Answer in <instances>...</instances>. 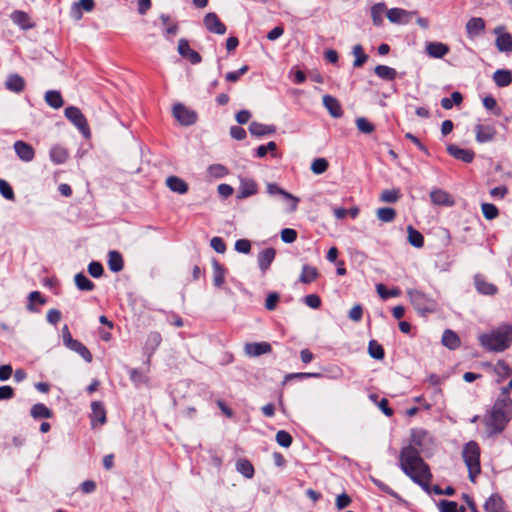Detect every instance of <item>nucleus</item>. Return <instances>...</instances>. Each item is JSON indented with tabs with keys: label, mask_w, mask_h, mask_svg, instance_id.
Wrapping results in <instances>:
<instances>
[{
	"label": "nucleus",
	"mask_w": 512,
	"mask_h": 512,
	"mask_svg": "<svg viewBox=\"0 0 512 512\" xmlns=\"http://www.w3.org/2000/svg\"><path fill=\"white\" fill-rule=\"evenodd\" d=\"M398 464L402 472L425 492L430 491L433 475L417 447L409 444L401 448Z\"/></svg>",
	"instance_id": "obj_1"
},
{
	"label": "nucleus",
	"mask_w": 512,
	"mask_h": 512,
	"mask_svg": "<svg viewBox=\"0 0 512 512\" xmlns=\"http://www.w3.org/2000/svg\"><path fill=\"white\" fill-rule=\"evenodd\" d=\"M512 420V398L495 400L490 411L484 418V423L489 435L502 433L508 423Z\"/></svg>",
	"instance_id": "obj_2"
},
{
	"label": "nucleus",
	"mask_w": 512,
	"mask_h": 512,
	"mask_svg": "<svg viewBox=\"0 0 512 512\" xmlns=\"http://www.w3.org/2000/svg\"><path fill=\"white\" fill-rule=\"evenodd\" d=\"M481 346L490 352H503L512 345V325L503 324L479 336Z\"/></svg>",
	"instance_id": "obj_3"
},
{
	"label": "nucleus",
	"mask_w": 512,
	"mask_h": 512,
	"mask_svg": "<svg viewBox=\"0 0 512 512\" xmlns=\"http://www.w3.org/2000/svg\"><path fill=\"white\" fill-rule=\"evenodd\" d=\"M480 446L475 441L466 443L462 450V458L468 469V477L472 483L476 482L477 476L481 473Z\"/></svg>",
	"instance_id": "obj_4"
},
{
	"label": "nucleus",
	"mask_w": 512,
	"mask_h": 512,
	"mask_svg": "<svg viewBox=\"0 0 512 512\" xmlns=\"http://www.w3.org/2000/svg\"><path fill=\"white\" fill-rule=\"evenodd\" d=\"M407 294L409 296L412 306L421 315H426L437 311L438 304L436 300L429 297L425 293L416 289H410L408 290Z\"/></svg>",
	"instance_id": "obj_5"
},
{
	"label": "nucleus",
	"mask_w": 512,
	"mask_h": 512,
	"mask_svg": "<svg viewBox=\"0 0 512 512\" xmlns=\"http://www.w3.org/2000/svg\"><path fill=\"white\" fill-rule=\"evenodd\" d=\"M64 115L85 137L88 138L90 136L91 131L87 119L78 107H66Z\"/></svg>",
	"instance_id": "obj_6"
},
{
	"label": "nucleus",
	"mask_w": 512,
	"mask_h": 512,
	"mask_svg": "<svg viewBox=\"0 0 512 512\" xmlns=\"http://www.w3.org/2000/svg\"><path fill=\"white\" fill-rule=\"evenodd\" d=\"M173 116L179 121L182 125H192L197 120V114L188 109L181 103L175 104L173 107Z\"/></svg>",
	"instance_id": "obj_7"
},
{
	"label": "nucleus",
	"mask_w": 512,
	"mask_h": 512,
	"mask_svg": "<svg viewBox=\"0 0 512 512\" xmlns=\"http://www.w3.org/2000/svg\"><path fill=\"white\" fill-rule=\"evenodd\" d=\"M203 24L210 33L224 35L227 31L226 25L220 20L215 12L207 13L204 16Z\"/></svg>",
	"instance_id": "obj_8"
},
{
	"label": "nucleus",
	"mask_w": 512,
	"mask_h": 512,
	"mask_svg": "<svg viewBox=\"0 0 512 512\" xmlns=\"http://www.w3.org/2000/svg\"><path fill=\"white\" fill-rule=\"evenodd\" d=\"M494 33L497 35L495 45L500 52H512V35L505 31L503 26L496 27Z\"/></svg>",
	"instance_id": "obj_9"
},
{
	"label": "nucleus",
	"mask_w": 512,
	"mask_h": 512,
	"mask_svg": "<svg viewBox=\"0 0 512 512\" xmlns=\"http://www.w3.org/2000/svg\"><path fill=\"white\" fill-rule=\"evenodd\" d=\"M430 200L436 206L452 207L455 204L453 196L440 188H435L430 192Z\"/></svg>",
	"instance_id": "obj_10"
},
{
	"label": "nucleus",
	"mask_w": 512,
	"mask_h": 512,
	"mask_svg": "<svg viewBox=\"0 0 512 512\" xmlns=\"http://www.w3.org/2000/svg\"><path fill=\"white\" fill-rule=\"evenodd\" d=\"M178 53L189 60L191 64L196 65L202 61L201 55L190 47L188 40L185 38H181L178 42Z\"/></svg>",
	"instance_id": "obj_11"
},
{
	"label": "nucleus",
	"mask_w": 512,
	"mask_h": 512,
	"mask_svg": "<svg viewBox=\"0 0 512 512\" xmlns=\"http://www.w3.org/2000/svg\"><path fill=\"white\" fill-rule=\"evenodd\" d=\"M446 150L450 156L464 163H471L475 158V152L472 149L460 148L455 144H449Z\"/></svg>",
	"instance_id": "obj_12"
},
{
	"label": "nucleus",
	"mask_w": 512,
	"mask_h": 512,
	"mask_svg": "<svg viewBox=\"0 0 512 512\" xmlns=\"http://www.w3.org/2000/svg\"><path fill=\"white\" fill-rule=\"evenodd\" d=\"M90 420L93 428L106 423V409L102 402L93 401L91 403Z\"/></svg>",
	"instance_id": "obj_13"
},
{
	"label": "nucleus",
	"mask_w": 512,
	"mask_h": 512,
	"mask_svg": "<svg viewBox=\"0 0 512 512\" xmlns=\"http://www.w3.org/2000/svg\"><path fill=\"white\" fill-rule=\"evenodd\" d=\"M497 134L496 128L490 124H477L475 126V138L479 143L492 141Z\"/></svg>",
	"instance_id": "obj_14"
},
{
	"label": "nucleus",
	"mask_w": 512,
	"mask_h": 512,
	"mask_svg": "<svg viewBox=\"0 0 512 512\" xmlns=\"http://www.w3.org/2000/svg\"><path fill=\"white\" fill-rule=\"evenodd\" d=\"M266 190L269 195H281L284 198L288 199L291 202L290 211L294 212L297 209L299 199L289 192L285 191L281 187H279L276 183H268L266 185Z\"/></svg>",
	"instance_id": "obj_15"
},
{
	"label": "nucleus",
	"mask_w": 512,
	"mask_h": 512,
	"mask_svg": "<svg viewBox=\"0 0 512 512\" xmlns=\"http://www.w3.org/2000/svg\"><path fill=\"white\" fill-rule=\"evenodd\" d=\"M475 288L478 293L488 296H493L498 292V288L493 283H490L486 278L480 274L474 277Z\"/></svg>",
	"instance_id": "obj_16"
},
{
	"label": "nucleus",
	"mask_w": 512,
	"mask_h": 512,
	"mask_svg": "<svg viewBox=\"0 0 512 512\" xmlns=\"http://www.w3.org/2000/svg\"><path fill=\"white\" fill-rule=\"evenodd\" d=\"M14 150L17 156L24 162H30L35 157L34 148L24 141H16L14 143Z\"/></svg>",
	"instance_id": "obj_17"
},
{
	"label": "nucleus",
	"mask_w": 512,
	"mask_h": 512,
	"mask_svg": "<svg viewBox=\"0 0 512 512\" xmlns=\"http://www.w3.org/2000/svg\"><path fill=\"white\" fill-rule=\"evenodd\" d=\"M257 191H258V187L254 180L241 178L240 185L238 188L237 198L238 199L248 198L252 195H255L257 193Z\"/></svg>",
	"instance_id": "obj_18"
},
{
	"label": "nucleus",
	"mask_w": 512,
	"mask_h": 512,
	"mask_svg": "<svg viewBox=\"0 0 512 512\" xmlns=\"http://www.w3.org/2000/svg\"><path fill=\"white\" fill-rule=\"evenodd\" d=\"M244 350L247 355L251 357H257L262 354L271 352L272 347L268 342H253L247 343L244 347Z\"/></svg>",
	"instance_id": "obj_19"
},
{
	"label": "nucleus",
	"mask_w": 512,
	"mask_h": 512,
	"mask_svg": "<svg viewBox=\"0 0 512 512\" xmlns=\"http://www.w3.org/2000/svg\"><path fill=\"white\" fill-rule=\"evenodd\" d=\"M323 104L333 118H340L343 115V110L338 99L331 95H324Z\"/></svg>",
	"instance_id": "obj_20"
},
{
	"label": "nucleus",
	"mask_w": 512,
	"mask_h": 512,
	"mask_svg": "<svg viewBox=\"0 0 512 512\" xmlns=\"http://www.w3.org/2000/svg\"><path fill=\"white\" fill-rule=\"evenodd\" d=\"M386 16L392 23H408L411 19L412 12L402 8H392L387 11Z\"/></svg>",
	"instance_id": "obj_21"
},
{
	"label": "nucleus",
	"mask_w": 512,
	"mask_h": 512,
	"mask_svg": "<svg viewBox=\"0 0 512 512\" xmlns=\"http://www.w3.org/2000/svg\"><path fill=\"white\" fill-rule=\"evenodd\" d=\"M276 256V250L274 248H266L262 250L258 255V266L260 270L265 273Z\"/></svg>",
	"instance_id": "obj_22"
},
{
	"label": "nucleus",
	"mask_w": 512,
	"mask_h": 512,
	"mask_svg": "<svg viewBox=\"0 0 512 512\" xmlns=\"http://www.w3.org/2000/svg\"><path fill=\"white\" fill-rule=\"evenodd\" d=\"M449 51V46L441 42H429L426 45V53L432 58H443Z\"/></svg>",
	"instance_id": "obj_23"
},
{
	"label": "nucleus",
	"mask_w": 512,
	"mask_h": 512,
	"mask_svg": "<svg viewBox=\"0 0 512 512\" xmlns=\"http://www.w3.org/2000/svg\"><path fill=\"white\" fill-rule=\"evenodd\" d=\"M485 29V21L481 17H473L466 23V32L470 38L480 35Z\"/></svg>",
	"instance_id": "obj_24"
},
{
	"label": "nucleus",
	"mask_w": 512,
	"mask_h": 512,
	"mask_svg": "<svg viewBox=\"0 0 512 512\" xmlns=\"http://www.w3.org/2000/svg\"><path fill=\"white\" fill-rule=\"evenodd\" d=\"M166 186L175 193L186 194L188 192V184L178 176H169L166 178Z\"/></svg>",
	"instance_id": "obj_25"
},
{
	"label": "nucleus",
	"mask_w": 512,
	"mask_h": 512,
	"mask_svg": "<svg viewBox=\"0 0 512 512\" xmlns=\"http://www.w3.org/2000/svg\"><path fill=\"white\" fill-rule=\"evenodd\" d=\"M95 6L94 0H79L78 3H74L71 8V16L75 20H80L82 18L81 9L90 12L93 10Z\"/></svg>",
	"instance_id": "obj_26"
},
{
	"label": "nucleus",
	"mask_w": 512,
	"mask_h": 512,
	"mask_svg": "<svg viewBox=\"0 0 512 512\" xmlns=\"http://www.w3.org/2000/svg\"><path fill=\"white\" fill-rule=\"evenodd\" d=\"M249 131L252 135L260 137L274 134L276 132V128L274 125H266L253 121L249 125Z\"/></svg>",
	"instance_id": "obj_27"
},
{
	"label": "nucleus",
	"mask_w": 512,
	"mask_h": 512,
	"mask_svg": "<svg viewBox=\"0 0 512 512\" xmlns=\"http://www.w3.org/2000/svg\"><path fill=\"white\" fill-rule=\"evenodd\" d=\"M484 508L486 512H505V503L499 495L492 494L485 502Z\"/></svg>",
	"instance_id": "obj_28"
},
{
	"label": "nucleus",
	"mask_w": 512,
	"mask_h": 512,
	"mask_svg": "<svg viewBox=\"0 0 512 512\" xmlns=\"http://www.w3.org/2000/svg\"><path fill=\"white\" fill-rule=\"evenodd\" d=\"M441 342L445 347H447L450 350H455L459 348L461 345L459 336L453 330L450 329H446L443 332Z\"/></svg>",
	"instance_id": "obj_29"
},
{
	"label": "nucleus",
	"mask_w": 512,
	"mask_h": 512,
	"mask_svg": "<svg viewBox=\"0 0 512 512\" xmlns=\"http://www.w3.org/2000/svg\"><path fill=\"white\" fill-rule=\"evenodd\" d=\"M5 86L9 91L20 93L25 88V80L18 74H11L5 82Z\"/></svg>",
	"instance_id": "obj_30"
},
{
	"label": "nucleus",
	"mask_w": 512,
	"mask_h": 512,
	"mask_svg": "<svg viewBox=\"0 0 512 512\" xmlns=\"http://www.w3.org/2000/svg\"><path fill=\"white\" fill-rule=\"evenodd\" d=\"M162 342V336L159 332H151L148 334L145 342V351L148 353V360L151 355L156 351Z\"/></svg>",
	"instance_id": "obj_31"
},
{
	"label": "nucleus",
	"mask_w": 512,
	"mask_h": 512,
	"mask_svg": "<svg viewBox=\"0 0 512 512\" xmlns=\"http://www.w3.org/2000/svg\"><path fill=\"white\" fill-rule=\"evenodd\" d=\"M69 157L68 150L61 146V145H55L50 150V159L55 164H63L66 162V160Z\"/></svg>",
	"instance_id": "obj_32"
},
{
	"label": "nucleus",
	"mask_w": 512,
	"mask_h": 512,
	"mask_svg": "<svg viewBox=\"0 0 512 512\" xmlns=\"http://www.w3.org/2000/svg\"><path fill=\"white\" fill-rule=\"evenodd\" d=\"M493 80L498 87H507L512 83V72L505 69L496 70Z\"/></svg>",
	"instance_id": "obj_33"
},
{
	"label": "nucleus",
	"mask_w": 512,
	"mask_h": 512,
	"mask_svg": "<svg viewBox=\"0 0 512 512\" xmlns=\"http://www.w3.org/2000/svg\"><path fill=\"white\" fill-rule=\"evenodd\" d=\"M108 267L112 272H120L124 267L122 255L115 250L108 253Z\"/></svg>",
	"instance_id": "obj_34"
},
{
	"label": "nucleus",
	"mask_w": 512,
	"mask_h": 512,
	"mask_svg": "<svg viewBox=\"0 0 512 512\" xmlns=\"http://www.w3.org/2000/svg\"><path fill=\"white\" fill-rule=\"evenodd\" d=\"M319 276V272L316 267L310 265H303L299 281L304 284H309L315 281Z\"/></svg>",
	"instance_id": "obj_35"
},
{
	"label": "nucleus",
	"mask_w": 512,
	"mask_h": 512,
	"mask_svg": "<svg viewBox=\"0 0 512 512\" xmlns=\"http://www.w3.org/2000/svg\"><path fill=\"white\" fill-rule=\"evenodd\" d=\"M65 346L68 347L70 350L78 353L86 362L90 363L92 361V354L90 353L88 348L80 341L74 339L69 343V345Z\"/></svg>",
	"instance_id": "obj_36"
},
{
	"label": "nucleus",
	"mask_w": 512,
	"mask_h": 512,
	"mask_svg": "<svg viewBox=\"0 0 512 512\" xmlns=\"http://www.w3.org/2000/svg\"><path fill=\"white\" fill-rule=\"evenodd\" d=\"M45 305L47 303V299L41 294L39 291H32L28 295V304L26 306L27 310L32 313L39 312L37 308H35V304Z\"/></svg>",
	"instance_id": "obj_37"
},
{
	"label": "nucleus",
	"mask_w": 512,
	"mask_h": 512,
	"mask_svg": "<svg viewBox=\"0 0 512 512\" xmlns=\"http://www.w3.org/2000/svg\"><path fill=\"white\" fill-rule=\"evenodd\" d=\"M11 18L15 24L20 26L22 29H30L33 27V23L29 15L23 11H15L12 13Z\"/></svg>",
	"instance_id": "obj_38"
},
{
	"label": "nucleus",
	"mask_w": 512,
	"mask_h": 512,
	"mask_svg": "<svg viewBox=\"0 0 512 512\" xmlns=\"http://www.w3.org/2000/svg\"><path fill=\"white\" fill-rule=\"evenodd\" d=\"M374 72L379 78L387 81H393L397 76V71L386 65H377Z\"/></svg>",
	"instance_id": "obj_39"
},
{
	"label": "nucleus",
	"mask_w": 512,
	"mask_h": 512,
	"mask_svg": "<svg viewBox=\"0 0 512 512\" xmlns=\"http://www.w3.org/2000/svg\"><path fill=\"white\" fill-rule=\"evenodd\" d=\"M408 233V242L415 248H422L424 246V237L423 235L416 230L413 226L409 225L407 227Z\"/></svg>",
	"instance_id": "obj_40"
},
{
	"label": "nucleus",
	"mask_w": 512,
	"mask_h": 512,
	"mask_svg": "<svg viewBox=\"0 0 512 512\" xmlns=\"http://www.w3.org/2000/svg\"><path fill=\"white\" fill-rule=\"evenodd\" d=\"M45 101L50 107L54 109H59L64 104L61 93L56 90L47 91L45 94Z\"/></svg>",
	"instance_id": "obj_41"
},
{
	"label": "nucleus",
	"mask_w": 512,
	"mask_h": 512,
	"mask_svg": "<svg viewBox=\"0 0 512 512\" xmlns=\"http://www.w3.org/2000/svg\"><path fill=\"white\" fill-rule=\"evenodd\" d=\"M213 284L215 287L220 288L225 282V270L223 266L217 261L213 260Z\"/></svg>",
	"instance_id": "obj_42"
},
{
	"label": "nucleus",
	"mask_w": 512,
	"mask_h": 512,
	"mask_svg": "<svg viewBox=\"0 0 512 512\" xmlns=\"http://www.w3.org/2000/svg\"><path fill=\"white\" fill-rule=\"evenodd\" d=\"M236 470L248 479L252 478L255 473L252 463L247 459H239L236 462Z\"/></svg>",
	"instance_id": "obj_43"
},
{
	"label": "nucleus",
	"mask_w": 512,
	"mask_h": 512,
	"mask_svg": "<svg viewBox=\"0 0 512 512\" xmlns=\"http://www.w3.org/2000/svg\"><path fill=\"white\" fill-rule=\"evenodd\" d=\"M74 280L75 285L81 291H92L95 288V284L84 273L76 274Z\"/></svg>",
	"instance_id": "obj_44"
},
{
	"label": "nucleus",
	"mask_w": 512,
	"mask_h": 512,
	"mask_svg": "<svg viewBox=\"0 0 512 512\" xmlns=\"http://www.w3.org/2000/svg\"><path fill=\"white\" fill-rule=\"evenodd\" d=\"M31 416L35 419L38 418H51L53 416V412L44 404L37 403L34 404L31 408Z\"/></svg>",
	"instance_id": "obj_45"
},
{
	"label": "nucleus",
	"mask_w": 512,
	"mask_h": 512,
	"mask_svg": "<svg viewBox=\"0 0 512 512\" xmlns=\"http://www.w3.org/2000/svg\"><path fill=\"white\" fill-rule=\"evenodd\" d=\"M376 216L380 221L384 223H390L395 220L396 211L391 207H381L377 209Z\"/></svg>",
	"instance_id": "obj_46"
},
{
	"label": "nucleus",
	"mask_w": 512,
	"mask_h": 512,
	"mask_svg": "<svg viewBox=\"0 0 512 512\" xmlns=\"http://www.w3.org/2000/svg\"><path fill=\"white\" fill-rule=\"evenodd\" d=\"M352 53L355 56V60L353 62V66L355 68L362 67L367 62L368 55L364 52L363 47L360 44L353 47Z\"/></svg>",
	"instance_id": "obj_47"
},
{
	"label": "nucleus",
	"mask_w": 512,
	"mask_h": 512,
	"mask_svg": "<svg viewBox=\"0 0 512 512\" xmlns=\"http://www.w3.org/2000/svg\"><path fill=\"white\" fill-rule=\"evenodd\" d=\"M386 9L384 3H377L371 8V17L375 26H380L383 23V13Z\"/></svg>",
	"instance_id": "obj_48"
},
{
	"label": "nucleus",
	"mask_w": 512,
	"mask_h": 512,
	"mask_svg": "<svg viewBox=\"0 0 512 512\" xmlns=\"http://www.w3.org/2000/svg\"><path fill=\"white\" fill-rule=\"evenodd\" d=\"M368 353L372 358L376 360H382L385 356V352L382 345H380L376 340L369 341Z\"/></svg>",
	"instance_id": "obj_49"
},
{
	"label": "nucleus",
	"mask_w": 512,
	"mask_h": 512,
	"mask_svg": "<svg viewBox=\"0 0 512 512\" xmlns=\"http://www.w3.org/2000/svg\"><path fill=\"white\" fill-rule=\"evenodd\" d=\"M481 211L486 220H493L499 216V209L492 203H482Z\"/></svg>",
	"instance_id": "obj_50"
},
{
	"label": "nucleus",
	"mask_w": 512,
	"mask_h": 512,
	"mask_svg": "<svg viewBox=\"0 0 512 512\" xmlns=\"http://www.w3.org/2000/svg\"><path fill=\"white\" fill-rule=\"evenodd\" d=\"M400 191L398 189H387L382 191L380 200L384 203H395L400 199Z\"/></svg>",
	"instance_id": "obj_51"
},
{
	"label": "nucleus",
	"mask_w": 512,
	"mask_h": 512,
	"mask_svg": "<svg viewBox=\"0 0 512 512\" xmlns=\"http://www.w3.org/2000/svg\"><path fill=\"white\" fill-rule=\"evenodd\" d=\"M357 129L364 134H371L375 131V126L367 118L359 117L355 121Z\"/></svg>",
	"instance_id": "obj_52"
},
{
	"label": "nucleus",
	"mask_w": 512,
	"mask_h": 512,
	"mask_svg": "<svg viewBox=\"0 0 512 512\" xmlns=\"http://www.w3.org/2000/svg\"><path fill=\"white\" fill-rule=\"evenodd\" d=\"M208 173L215 178H223L229 174V169L222 164H212L208 167Z\"/></svg>",
	"instance_id": "obj_53"
},
{
	"label": "nucleus",
	"mask_w": 512,
	"mask_h": 512,
	"mask_svg": "<svg viewBox=\"0 0 512 512\" xmlns=\"http://www.w3.org/2000/svg\"><path fill=\"white\" fill-rule=\"evenodd\" d=\"M329 163L325 158H316L311 164V171L320 175L327 171Z\"/></svg>",
	"instance_id": "obj_54"
},
{
	"label": "nucleus",
	"mask_w": 512,
	"mask_h": 512,
	"mask_svg": "<svg viewBox=\"0 0 512 512\" xmlns=\"http://www.w3.org/2000/svg\"><path fill=\"white\" fill-rule=\"evenodd\" d=\"M275 438L276 442L284 448L290 447L293 441L292 436L285 430H279Z\"/></svg>",
	"instance_id": "obj_55"
},
{
	"label": "nucleus",
	"mask_w": 512,
	"mask_h": 512,
	"mask_svg": "<svg viewBox=\"0 0 512 512\" xmlns=\"http://www.w3.org/2000/svg\"><path fill=\"white\" fill-rule=\"evenodd\" d=\"M496 374L501 378H506L512 373V369L504 360H499L494 368Z\"/></svg>",
	"instance_id": "obj_56"
},
{
	"label": "nucleus",
	"mask_w": 512,
	"mask_h": 512,
	"mask_svg": "<svg viewBox=\"0 0 512 512\" xmlns=\"http://www.w3.org/2000/svg\"><path fill=\"white\" fill-rule=\"evenodd\" d=\"M376 290H377V293L378 295L382 298V299H388L390 297H397L400 295V290L395 288V289H392V290H387L385 285L383 284H378L376 286Z\"/></svg>",
	"instance_id": "obj_57"
},
{
	"label": "nucleus",
	"mask_w": 512,
	"mask_h": 512,
	"mask_svg": "<svg viewBox=\"0 0 512 512\" xmlns=\"http://www.w3.org/2000/svg\"><path fill=\"white\" fill-rule=\"evenodd\" d=\"M0 193L7 200L15 199V194L11 185L4 179H0Z\"/></svg>",
	"instance_id": "obj_58"
},
{
	"label": "nucleus",
	"mask_w": 512,
	"mask_h": 512,
	"mask_svg": "<svg viewBox=\"0 0 512 512\" xmlns=\"http://www.w3.org/2000/svg\"><path fill=\"white\" fill-rule=\"evenodd\" d=\"M88 272L94 278H100L104 273V268L100 262L92 261L88 265Z\"/></svg>",
	"instance_id": "obj_59"
},
{
	"label": "nucleus",
	"mask_w": 512,
	"mask_h": 512,
	"mask_svg": "<svg viewBox=\"0 0 512 512\" xmlns=\"http://www.w3.org/2000/svg\"><path fill=\"white\" fill-rule=\"evenodd\" d=\"M129 375L130 380L136 385L145 384L148 382V378L138 369H132Z\"/></svg>",
	"instance_id": "obj_60"
},
{
	"label": "nucleus",
	"mask_w": 512,
	"mask_h": 512,
	"mask_svg": "<svg viewBox=\"0 0 512 512\" xmlns=\"http://www.w3.org/2000/svg\"><path fill=\"white\" fill-rule=\"evenodd\" d=\"M440 512H459L455 501L441 500L438 504Z\"/></svg>",
	"instance_id": "obj_61"
},
{
	"label": "nucleus",
	"mask_w": 512,
	"mask_h": 512,
	"mask_svg": "<svg viewBox=\"0 0 512 512\" xmlns=\"http://www.w3.org/2000/svg\"><path fill=\"white\" fill-rule=\"evenodd\" d=\"M297 239V231L292 228H284L281 231V240L284 243H293Z\"/></svg>",
	"instance_id": "obj_62"
},
{
	"label": "nucleus",
	"mask_w": 512,
	"mask_h": 512,
	"mask_svg": "<svg viewBox=\"0 0 512 512\" xmlns=\"http://www.w3.org/2000/svg\"><path fill=\"white\" fill-rule=\"evenodd\" d=\"M351 501H352L351 497L348 494L342 493V494L338 495L336 498V502H335L336 508L338 510H342V509L348 507L351 504Z\"/></svg>",
	"instance_id": "obj_63"
},
{
	"label": "nucleus",
	"mask_w": 512,
	"mask_h": 512,
	"mask_svg": "<svg viewBox=\"0 0 512 512\" xmlns=\"http://www.w3.org/2000/svg\"><path fill=\"white\" fill-rule=\"evenodd\" d=\"M210 245L217 253L223 254L226 251V244L221 237H213L210 241Z\"/></svg>",
	"instance_id": "obj_64"
}]
</instances>
